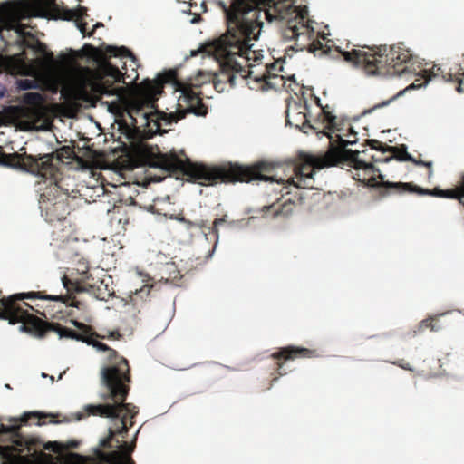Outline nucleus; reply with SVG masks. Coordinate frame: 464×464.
<instances>
[{
	"label": "nucleus",
	"instance_id": "obj_27",
	"mask_svg": "<svg viewBox=\"0 0 464 464\" xmlns=\"http://www.w3.org/2000/svg\"><path fill=\"white\" fill-rule=\"evenodd\" d=\"M113 295V291L108 288V285H104V280L101 281V285L97 286V298L100 300H107Z\"/></svg>",
	"mask_w": 464,
	"mask_h": 464
},
{
	"label": "nucleus",
	"instance_id": "obj_26",
	"mask_svg": "<svg viewBox=\"0 0 464 464\" xmlns=\"http://www.w3.org/2000/svg\"><path fill=\"white\" fill-rule=\"evenodd\" d=\"M430 329V331L438 332L442 329L441 325L438 324L436 317H430L422 320L419 325L418 330L415 333H422L425 329Z\"/></svg>",
	"mask_w": 464,
	"mask_h": 464
},
{
	"label": "nucleus",
	"instance_id": "obj_32",
	"mask_svg": "<svg viewBox=\"0 0 464 464\" xmlns=\"http://www.w3.org/2000/svg\"><path fill=\"white\" fill-rule=\"evenodd\" d=\"M44 448L46 450H52L53 452L59 451V444L57 442H47L46 444H44Z\"/></svg>",
	"mask_w": 464,
	"mask_h": 464
},
{
	"label": "nucleus",
	"instance_id": "obj_34",
	"mask_svg": "<svg viewBox=\"0 0 464 464\" xmlns=\"http://www.w3.org/2000/svg\"><path fill=\"white\" fill-rule=\"evenodd\" d=\"M30 417H34V418H38V413H25L22 419H21V421L24 424L28 423V420H29V418Z\"/></svg>",
	"mask_w": 464,
	"mask_h": 464
},
{
	"label": "nucleus",
	"instance_id": "obj_5",
	"mask_svg": "<svg viewBox=\"0 0 464 464\" xmlns=\"http://www.w3.org/2000/svg\"><path fill=\"white\" fill-rule=\"evenodd\" d=\"M84 47L92 51L97 67L82 68L76 74L72 84L75 99L96 103L104 95L121 97L126 89L115 83L129 85L138 80V60L127 47L107 45L102 49L90 44Z\"/></svg>",
	"mask_w": 464,
	"mask_h": 464
},
{
	"label": "nucleus",
	"instance_id": "obj_17",
	"mask_svg": "<svg viewBox=\"0 0 464 464\" xmlns=\"http://www.w3.org/2000/svg\"><path fill=\"white\" fill-rule=\"evenodd\" d=\"M133 448L127 442L121 445V451H111L108 454H102V460L108 464H135L133 459L129 456Z\"/></svg>",
	"mask_w": 464,
	"mask_h": 464
},
{
	"label": "nucleus",
	"instance_id": "obj_21",
	"mask_svg": "<svg viewBox=\"0 0 464 464\" xmlns=\"http://www.w3.org/2000/svg\"><path fill=\"white\" fill-rule=\"evenodd\" d=\"M294 203L290 200L284 203L276 202L269 206H265L262 209L264 215L273 218L278 216H288L292 213Z\"/></svg>",
	"mask_w": 464,
	"mask_h": 464
},
{
	"label": "nucleus",
	"instance_id": "obj_43",
	"mask_svg": "<svg viewBox=\"0 0 464 464\" xmlns=\"http://www.w3.org/2000/svg\"><path fill=\"white\" fill-rule=\"evenodd\" d=\"M24 306L29 307V308H31L32 310H34V308H33L29 304H27V303H24Z\"/></svg>",
	"mask_w": 464,
	"mask_h": 464
},
{
	"label": "nucleus",
	"instance_id": "obj_30",
	"mask_svg": "<svg viewBox=\"0 0 464 464\" xmlns=\"http://www.w3.org/2000/svg\"><path fill=\"white\" fill-rule=\"evenodd\" d=\"M413 162L415 165L425 166L429 169V176L432 175V162L431 161H423L421 160H416L413 158V160H410Z\"/></svg>",
	"mask_w": 464,
	"mask_h": 464
},
{
	"label": "nucleus",
	"instance_id": "obj_37",
	"mask_svg": "<svg viewBox=\"0 0 464 464\" xmlns=\"http://www.w3.org/2000/svg\"><path fill=\"white\" fill-rule=\"evenodd\" d=\"M394 99H395V97H393L391 100H388L386 102H383L382 103L376 104V105L373 106L372 110H375V109H378V108H382V107H383L385 105H388Z\"/></svg>",
	"mask_w": 464,
	"mask_h": 464
},
{
	"label": "nucleus",
	"instance_id": "obj_14",
	"mask_svg": "<svg viewBox=\"0 0 464 464\" xmlns=\"http://www.w3.org/2000/svg\"><path fill=\"white\" fill-rule=\"evenodd\" d=\"M308 107L306 102H293L288 103L285 111L286 123L295 126L297 129H304L305 127L311 128L307 119Z\"/></svg>",
	"mask_w": 464,
	"mask_h": 464
},
{
	"label": "nucleus",
	"instance_id": "obj_19",
	"mask_svg": "<svg viewBox=\"0 0 464 464\" xmlns=\"http://www.w3.org/2000/svg\"><path fill=\"white\" fill-rule=\"evenodd\" d=\"M386 149L388 150L387 152L391 153L389 156H386L384 158H376L375 156L372 155L371 159L376 162H382V161L388 162L393 159H395L399 161L413 160V157L408 153L407 148L405 145H401L400 147L389 146Z\"/></svg>",
	"mask_w": 464,
	"mask_h": 464
},
{
	"label": "nucleus",
	"instance_id": "obj_8",
	"mask_svg": "<svg viewBox=\"0 0 464 464\" xmlns=\"http://www.w3.org/2000/svg\"><path fill=\"white\" fill-rule=\"evenodd\" d=\"M38 190L42 191L39 198V208L48 222L64 220L70 214V199L78 197L79 191L68 188L67 180L44 179L37 181Z\"/></svg>",
	"mask_w": 464,
	"mask_h": 464
},
{
	"label": "nucleus",
	"instance_id": "obj_24",
	"mask_svg": "<svg viewBox=\"0 0 464 464\" xmlns=\"http://www.w3.org/2000/svg\"><path fill=\"white\" fill-rule=\"evenodd\" d=\"M127 431H128V427L126 426L124 420H121V426H119L115 430H112V429L109 430V436H108V438L103 439L101 441V446L103 448H106V449L112 448L113 446L111 444V441L113 440V437L117 434L126 433Z\"/></svg>",
	"mask_w": 464,
	"mask_h": 464
},
{
	"label": "nucleus",
	"instance_id": "obj_22",
	"mask_svg": "<svg viewBox=\"0 0 464 464\" xmlns=\"http://www.w3.org/2000/svg\"><path fill=\"white\" fill-rule=\"evenodd\" d=\"M31 5L35 9V15L41 17L47 16L49 10L56 8L54 0H34Z\"/></svg>",
	"mask_w": 464,
	"mask_h": 464
},
{
	"label": "nucleus",
	"instance_id": "obj_44",
	"mask_svg": "<svg viewBox=\"0 0 464 464\" xmlns=\"http://www.w3.org/2000/svg\"><path fill=\"white\" fill-rule=\"evenodd\" d=\"M459 204H461L464 207V199H460Z\"/></svg>",
	"mask_w": 464,
	"mask_h": 464
},
{
	"label": "nucleus",
	"instance_id": "obj_13",
	"mask_svg": "<svg viewBox=\"0 0 464 464\" xmlns=\"http://www.w3.org/2000/svg\"><path fill=\"white\" fill-rule=\"evenodd\" d=\"M316 356V351L311 350L304 347H297L293 345H288L283 348H280L277 352H275L271 354V357L277 361V371L279 375H283L280 370L283 367L282 361H293L295 359L301 358H313Z\"/></svg>",
	"mask_w": 464,
	"mask_h": 464
},
{
	"label": "nucleus",
	"instance_id": "obj_1",
	"mask_svg": "<svg viewBox=\"0 0 464 464\" xmlns=\"http://www.w3.org/2000/svg\"><path fill=\"white\" fill-rule=\"evenodd\" d=\"M355 141L339 139L337 146H332L323 156H306L303 161L291 168L292 174L287 179H277L274 174L275 167L265 161L252 166L229 164L222 167H208L193 163L188 159L182 160L175 152L162 153L159 147L143 146L140 155L143 165L161 169L171 174H181L188 177L189 181L202 186L218 183L250 182L253 180L276 181L278 183L293 184L297 188H314L316 170L336 166L349 161L356 169L374 170L372 162L360 159V150L347 149L348 144Z\"/></svg>",
	"mask_w": 464,
	"mask_h": 464
},
{
	"label": "nucleus",
	"instance_id": "obj_28",
	"mask_svg": "<svg viewBox=\"0 0 464 464\" xmlns=\"http://www.w3.org/2000/svg\"><path fill=\"white\" fill-rule=\"evenodd\" d=\"M365 142L371 147L372 150H376L381 151L382 153H386L388 150L386 149L389 145L383 144L382 141L378 140H366Z\"/></svg>",
	"mask_w": 464,
	"mask_h": 464
},
{
	"label": "nucleus",
	"instance_id": "obj_31",
	"mask_svg": "<svg viewBox=\"0 0 464 464\" xmlns=\"http://www.w3.org/2000/svg\"><path fill=\"white\" fill-rule=\"evenodd\" d=\"M79 274L85 276L88 273L89 266L86 262H79V267L76 268Z\"/></svg>",
	"mask_w": 464,
	"mask_h": 464
},
{
	"label": "nucleus",
	"instance_id": "obj_25",
	"mask_svg": "<svg viewBox=\"0 0 464 464\" xmlns=\"http://www.w3.org/2000/svg\"><path fill=\"white\" fill-rule=\"evenodd\" d=\"M22 101L26 105L40 106L44 102V98L40 92H26L23 94Z\"/></svg>",
	"mask_w": 464,
	"mask_h": 464
},
{
	"label": "nucleus",
	"instance_id": "obj_16",
	"mask_svg": "<svg viewBox=\"0 0 464 464\" xmlns=\"http://www.w3.org/2000/svg\"><path fill=\"white\" fill-rule=\"evenodd\" d=\"M87 16V8L84 6H79L76 10L63 9L58 15L59 18L63 20H73L83 36L86 35L88 24L84 21V18Z\"/></svg>",
	"mask_w": 464,
	"mask_h": 464
},
{
	"label": "nucleus",
	"instance_id": "obj_20",
	"mask_svg": "<svg viewBox=\"0 0 464 464\" xmlns=\"http://www.w3.org/2000/svg\"><path fill=\"white\" fill-rule=\"evenodd\" d=\"M106 402L103 404L97 405H87L85 407V411L88 415L100 416L102 418H116V407L114 405V401H105Z\"/></svg>",
	"mask_w": 464,
	"mask_h": 464
},
{
	"label": "nucleus",
	"instance_id": "obj_3",
	"mask_svg": "<svg viewBox=\"0 0 464 464\" xmlns=\"http://www.w3.org/2000/svg\"><path fill=\"white\" fill-rule=\"evenodd\" d=\"M62 282L66 295H45L43 291L28 292L14 295L8 298H0V319L8 320L9 324H15L22 323L20 330L33 334L35 337L43 338L48 332L56 333L60 338H68L82 341L92 345L99 351L107 352V365L101 369V382L103 384V372L108 370H115L116 377L120 374L130 372L129 362L118 352L107 344L99 342L98 338H104L93 331L92 326L78 321H72L78 331L69 329L58 323H48L41 318L28 313L17 301L24 299H41L53 301L58 304L57 310H48V314L53 318H63V307H75L80 309L82 304L76 300L75 294L85 291V288L77 280H72L67 276L62 277Z\"/></svg>",
	"mask_w": 464,
	"mask_h": 464
},
{
	"label": "nucleus",
	"instance_id": "obj_2",
	"mask_svg": "<svg viewBox=\"0 0 464 464\" xmlns=\"http://www.w3.org/2000/svg\"><path fill=\"white\" fill-rule=\"evenodd\" d=\"M208 79V75L199 72L195 78L178 80L176 72L170 71L162 76L161 82L144 80L124 101L132 124L161 131L187 113L206 116L208 107L202 102L200 88Z\"/></svg>",
	"mask_w": 464,
	"mask_h": 464
},
{
	"label": "nucleus",
	"instance_id": "obj_39",
	"mask_svg": "<svg viewBox=\"0 0 464 464\" xmlns=\"http://www.w3.org/2000/svg\"><path fill=\"white\" fill-rule=\"evenodd\" d=\"M109 337L112 339H120L121 334L118 331H112L110 333Z\"/></svg>",
	"mask_w": 464,
	"mask_h": 464
},
{
	"label": "nucleus",
	"instance_id": "obj_29",
	"mask_svg": "<svg viewBox=\"0 0 464 464\" xmlns=\"http://www.w3.org/2000/svg\"><path fill=\"white\" fill-rule=\"evenodd\" d=\"M18 85H19V88L22 90H30V89L35 88L36 83L33 80L25 79V80H21L19 82Z\"/></svg>",
	"mask_w": 464,
	"mask_h": 464
},
{
	"label": "nucleus",
	"instance_id": "obj_35",
	"mask_svg": "<svg viewBox=\"0 0 464 464\" xmlns=\"http://www.w3.org/2000/svg\"><path fill=\"white\" fill-rule=\"evenodd\" d=\"M115 59H116V61H115V62H112V61L111 60V63L112 64H116V65H118V68H119L120 70H122V64H123V63H124V62H127V63L129 62V61H128V59H122V60H121L120 58H115Z\"/></svg>",
	"mask_w": 464,
	"mask_h": 464
},
{
	"label": "nucleus",
	"instance_id": "obj_42",
	"mask_svg": "<svg viewBox=\"0 0 464 464\" xmlns=\"http://www.w3.org/2000/svg\"><path fill=\"white\" fill-rule=\"evenodd\" d=\"M398 365H399L400 367H401L402 369H405V370H411V368H410V366H409V364H408V363H407V364H405V365H404V364L398 363Z\"/></svg>",
	"mask_w": 464,
	"mask_h": 464
},
{
	"label": "nucleus",
	"instance_id": "obj_11",
	"mask_svg": "<svg viewBox=\"0 0 464 464\" xmlns=\"http://www.w3.org/2000/svg\"><path fill=\"white\" fill-rule=\"evenodd\" d=\"M282 36L285 40H295V51L307 50L316 53L319 51L325 53L322 42L314 38V30L308 24L306 14L299 12L294 19L288 20L283 29Z\"/></svg>",
	"mask_w": 464,
	"mask_h": 464
},
{
	"label": "nucleus",
	"instance_id": "obj_15",
	"mask_svg": "<svg viewBox=\"0 0 464 464\" xmlns=\"http://www.w3.org/2000/svg\"><path fill=\"white\" fill-rule=\"evenodd\" d=\"M223 38V34L217 39L212 44H211V50L213 56L215 59L219 63L220 68L222 70L221 73L217 77V79L214 81V88L218 92H223L224 91V84L228 82L231 87L236 85L235 80L237 78V75H239L237 72L235 70L225 68L222 65L221 57L218 55V44H219V41Z\"/></svg>",
	"mask_w": 464,
	"mask_h": 464
},
{
	"label": "nucleus",
	"instance_id": "obj_6",
	"mask_svg": "<svg viewBox=\"0 0 464 464\" xmlns=\"http://www.w3.org/2000/svg\"><path fill=\"white\" fill-rule=\"evenodd\" d=\"M344 61L362 66L369 75L407 76L414 75L420 68L418 57L403 44L380 45L370 52L353 49L342 52Z\"/></svg>",
	"mask_w": 464,
	"mask_h": 464
},
{
	"label": "nucleus",
	"instance_id": "obj_38",
	"mask_svg": "<svg viewBox=\"0 0 464 464\" xmlns=\"http://www.w3.org/2000/svg\"><path fill=\"white\" fill-rule=\"evenodd\" d=\"M102 26H103V24H102V23H101V22L96 23V24L93 25V28H92V32H90V33H88V34L86 33V35H89V36L92 35V34H93V33H94V31H95L97 28L102 27Z\"/></svg>",
	"mask_w": 464,
	"mask_h": 464
},
{
	"label": "nucleus",
	"instance_id": "obj_4",
	"mask_svg": "<svg viewBox=\"0 0 464 464\" xmlns=\"http://www.w3.org/2000/svg\"><path fill=\"white\" fill-rule=\"evenodd\" d=\"M262 0H231L227 5L219 2L225 15L227 32L218 44V55L225 68L235 70L246 80L252 78L263 82L267 88L279 89L285 86L283 76L276 74L277 62L266 63L262 72L254 70L263 58L262 50L252 49L251 41H257L267 13L259 8Z\"/></svg>",
	"mask_w": 464,
	"mask_h": 464
},
{
	"label": "nucleus",
	"instance_id": "obj_18",
	"mask_svg": "<svg viewBox=\"0 0 464 464\" xmlns=\"http://www.w3.org/2000/svg\"><path fill=\"white\" fill-rule=\"evenodd\" d=\"M175 219L179 220V222H182L186 225L188 229H191L193 227L199 228L204 234L208 233H214L218 237V227L219 225L226 222L224 218H216L213 222L212 227H208L207 222L203 219H198L196 221H190L188 219H186L183 216H177Z\"/></svg>",
	"mask_w": 464,
	"mask_h": 464
},
{
	"label": "nucleus",
	"instance_id": "obj_41",
	"mask_svg": "<svg viewBox=\"0 0 464 464\" xmlns=\"http://www.w3.org/2000/svg\"><path fill=\"white\" fill-rule=\"evenodd\" d=\"M79 443L77 441H71L69 446L72 448H77Z\"/></svg>",
	"mask_w": 464,
	"mask_h": 464
},
{
	"label": "nucleus",
	"instance_id": "obj_7",
	"mask_svg": "<svg viewBox=\"0 0 464 464\" xmlns=\"http://www.w3.org/2000/svg\"><path fill=\"white\" fill-rule=\"evenodd\" d=\"M75 151L71 146H63L52 153L34 156L24 153H5L0 147V165L18 169L40 177L44 183L47 179L67 180L63 176L61 165L65 160H74Z\"/></svg>",
	"mask_w": 464,
	"mask_h": 464
},
{
	"label": "nucleus",
	"instance_id": "obj_40",
	"mask_svg": "<svg viewBox=\"0 0 464 464\" xmlns=\"http://www.w3.org/2000/svg\"><path fill=\"white\" fill-rule=\"evenodd\" d=\"M457 81H458L457 91L459 92H461L463 91L462 85L464 84V82L462 80H459V79H457Z\"/></svg>",
	"mask_w": 464,
	"mask_h": 464
},
{
	"label": "nucleus",
	"instance_id": "obj_12",
	"mask_svg": "<svg viewBox=\"0 0 464 464\" xmlns=\"http://www.w3.org/2000/svg\"><path fill=\"white\" fill-rule=\"evenodd\" d=\"M13 433L12 443L13 445L0 446V456L8 464H16L18 460L17 454L24 452L25 449L31 450L32 446L36 444L34 439H28L19 433V427H5L3 424L0 426V435L2 433Z\"/></svg>",
	"mask_w": 464,
	"mask_h": 464
},
{
	"label": "nucleus",
	"instance_id": "obj_33",
	"mask_svg": "<svg viewBox=\"0 0 464 464\" xmlns=\"http://www.w3.org/2000/svg\"><path fill=\"white\" fill-rule=\"evenodd\" d=\"M325 120L327 121L328 124L334 125L336 117L332 115L330 112L326 111L324 109H323Z\"/></svg>",
	"mask_w": 464,
	"mask_h": 464
},
{
	"label": "nucleus",
	"instance_id": "obj_23",
	"mask_svg": "<svg viewBox=\"0 0 464 464\" xmlns=\"http://www.w3.org/2000/svg\"><path fill=\"white\" fill-rule=\"evenodd\" d=\"M440 74L445 81H453V75L451 73L444 75L441 67L439 65H433L430 69L423 70L422 76L427 83L429 81H431L433 78H436Z\"/></svg>",
	"mask_w": 464,
	"mask_h": 464
},
{
	"label": "nucleus",
	"instance_id": "obj_36",
	"mask_svg": "<svg viewBox=\"0 0 464 464\" xmlns=\"http://www.w3.org/2000/svg\"><path fill=\"white\" fill-rule=\"evenodd\" d=\"M72 459L79 460V461H84L86 460V458L78 454V453H72L71 454Z\"/></svg>",
	"mask_w": 464,
	"mask_h": 464
},
{
	"label": "nucleus",
	"instance_id": "obj_10",
	"mask_svg": "<svg viewBox=\"0 0 464 464\" xmlns=\"http://www.w3.org/2000/svg\"><path fill=\"white\" fill-rule=\"evenodd\" d=\"M380 181H377L375 177H372L368 180V185L378 188L381 197H386L390 194H402L405 192H415L421 196H433L447 198H455L460 202L464 198V175L459 187L450 189H440L435 188L433 189L422 188L411 183L404 182H390L384 181V177L382 174L378 175Z\"/></svg>",
	"mask_w": 464,
	"mask_h": 464
},
{
	"label": "nucleus",
	"instance_id": "obj_45",
	"mask_svg": "<svg viewBox=\"0 0 464 464\" xmlns=\"http://www.w3.org/2000/svg\"><path fill=\"white\" fill-rule=\"evenodd\" d=\"M42 314V315H44L45 318L47 317L46 313H43V314Z\"/></svg>",
	"mask_w": 464,
	"mask_h": 464
},
{
	"label": "nucleus",
	"instance_id": "obj_9",
	"mask_svg": "<svg viewBox=\"0 0 464 464\" xmlns=\"http://www.w3.org/2000/svg\"><path fill=\"white\" fill-rule=\"evenodd\" d=\"M115 370H106L103 372V386L106 389V392L102 395L103 401H114L116 407V418L120 417V414L124 412V415L120 420V426H121V420H124L127 425L126 418H134L138 413V409L131 403H126L127 397L129 395L131 382L130 372L121 373L120 377H116L114 374Z\"/></svg>",
	"mask_w": 464,
	"mask_h": 464
}]
</instances>
